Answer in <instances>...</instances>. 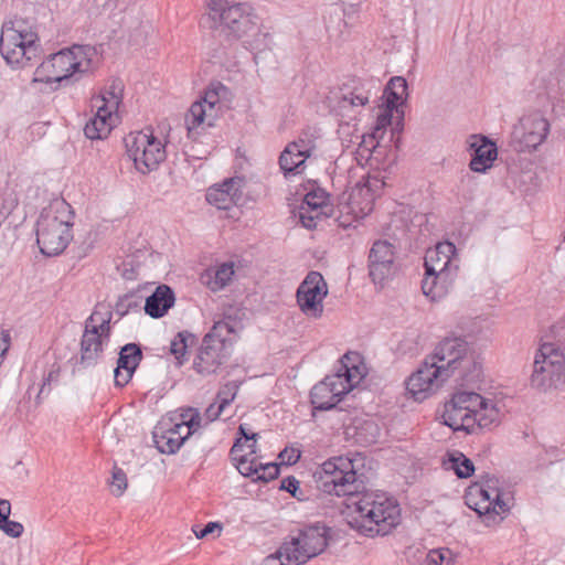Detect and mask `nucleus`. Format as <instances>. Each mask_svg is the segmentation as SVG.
I'll list each match as a JSON object with an SVG mask.
<instances>
[{"mask_svg":"<svg viewBox=\"0 0 565 565\" xmlns=\"http://www.w3.org/2000/svg\"><path fill=\"white\" fill-rule=\"evenodd\" d=\"M355 461L344 456L324 461L318 488L348 498L347 522L351 529L369 537L387 535L401 523L399 504L384 492L365 490L364 476L358 472Z\"/></svg>","mask_w":565,"mask_h":565,"instance_id":"nucleus-1","label":"nucleus"},{"mask_svg":"<svg viewBox=\"0 0 565 565\" xmlns=\"http://www.w3.org/2000/svg\"><path fill=\"white\" fill-rule=\"evenodd\" d=\"M74 212L65 200H55L43 209L36 222V243L45 256H57L73 239Z\"/></svg>","mask_w":565,"mask_h":565,"instance_id":"nucleus-2","label":"nucleus"},{"mask_svg":"<svg viewBox=\"0 0 565 565\" xmlns=\"http://www.w3.org/2000/svg\"><path fill=\"white\" fill-rule=\"evenodd\" d=\"M555 342L543 343L535 353L531 387L546 392L565 383V322L554 326Z\"/></svg>","mask_w":565,"mask_h":565,"instance_id":"nucleus-3","label":"nucleus"},{"mask_svg":"<svg viewBox=\"0 0 565 565\" xmlns=\"http://www.w3.org/2000/svg\"><path fill=\"white\" fill-rule=\"evenodd\" d=\"M362 377L360 367L352 362L350 354H344L338 362L334 373L327 375L311 388L310 402L313 409L326 412L335 408Z\"/></svg>","mask_w":565,"mask_h":565,"instance_id":"nucleus-4","label":"nucleus"},{"mask_svg":"<svg viewBox=\"0 0 565 565\" xmlns=\"http://www.w3.org/2000/svg\"><path fill=\"white\" fill-rule=\"evenodd\" d=\"M39 51V36L34 26L22 18L4 21L0 35V53L12 66H24Z\"/></svg>","mask_w":565,"mask_h":565,"instance_id":"nucleus-5","label":"nucleus"},{"mask_svg":"<svg viewBox=\"0 0 565 565\" xmlns=\"http://www.w3.org/2000/svg\"><path fill=\"white\" fill-rule=\"evenodd\" d=\"M429 359L437 366H443L447 377L458 372L460 380L472 381L480 375L481 366L476 361L469 343L462 337L445 338Z\"/></svg>","mask_w":565,"mask_h":565,"instance_id":"nucleus-6","label":"nucleus"},{"mask_svg":"<svg viewBox=\"0 0 565 565\" xmlns=\"http://www.w3.org/2000/svg\"><path fill=\"white\" fill-rule=\"evenodd\" d=\"M329 529L320 523L302 525L282 543L289 565H300L321 554L328 546Z\"/></svg>","mask_w":565,"mask_h":565,"instance_id":"nucleus-7","label":"nucleus"},{"mask_svg":"<svg viewBox=\"0 0 565 565\" xmlns=\"http://www.w3.org/2000/svg\"><path fill=\"white\" fill-rule=\"evenodd\" d=\"M128 157L134 161L135 168L142 174L158 169L166 159V148L152 134H130L126 139Z\"/></svg>","mask_w":565,"mask_h":565,"instance_id":"nucleus-8","label":"nucleus"},{"mask_svg":"<svg viewBox=\"0 0 565 565\" xmlns=\"http://www.w3.org/2000/svg\"><path fill=\"white\" fill-rule=\"evenodd\" d=\"M467 505L475 510L487 526L500 524L510 512V499L491 494L479 483L469 487L466 495Z\"/></svg>","mask_w":565,"mask_h":565,"instance_id":"nucleus-9","label":"nucleus"},{"mask_svg":"<svg viewBox=\"0 0 565 565\" xmlns=\"http://www.w3.org/2000/svg\"><path fill=\"white\" fill-rule=\"evenodd\" d=\"M227 93L226 86L221 82L211 83L200 100L194 102L185 115V125L188 131H192L202 125L205 120L207 126H213L218 116L221 97Z\"/></svg>","mask_w":565,"mask_h":565,"instance_id":"nucleus-10","label":"nucleus"},{"mask_svg":"<svg viewBox=\"0 0 565 565\" xmlns=\"http://www.w3.org/2000/svg\"><path fill=\"white\" fill-rule=\"evenodd\" d=\"M328 295V286L319 271L311 270L300 282L297 292V303L303 315L320 318L323 312V299Z\"/></svg>","mask_w":565,"mask_h":565,"instance_id":"nucleus-11","label":"nucleus"},{"mask_svg":"<svg viewBox=\"0 0 565 565\" xmlns=\"http://www.w3.org/2000/svg\"><path fill=\"white\" fill-rule=\"evenodd\" d=\"M443 366L427 358L406 381V390L416 401H424L448 379Z\"/></svg>","mask_w":565,"mask_h":565,"instance_id":"nucleus-12","label":"nucleus"},{"mask_svg":"<svg viewBox=\"0 0 565 565\" xmlns=\"http://www.w3.org/2000/svg\"><path fill=\"white\" fill-rule=\"evenodd\" d=\"M231 356V349L221 342L206 341L203 338L198 353L193 360L194 371L202 375L209 376L215 374L220 367L227 362Z\"/></svg>","mask_w":565,"mask_h":565,"instance_id":"nucleus-13","label":"nucleus"},{"mask_svg":"<svg viewBox=\"0 0 565 565\" xmlns=\"http://www.w3.org/2000/svg\"><path fill=\"white\" fill-rule=\"evenodd\" d=\"M81 54L82 47L74 46L54 53L44 61L49 73H51V76H53V79H55L58 86L67 83L74 74L83 72L81 68L82 61L78 60V55Z\"/></svg>","mask_w":565,"mask_h":565,"instance_id":"nucleus-14","label":"nucleus"},{"mask_svg":"<svg viewBox=\"0 0 565 565\" xmlns=\"http://www.w3.org/2000/svg\"><path fill=\"white\" fill-rule=\"evenodd\" d=\"M185 429L184 423H174L172 418L160 420L152 433L157 449L161 454H175L191 436Z\"/></svg>","mask_w":565,"mask_h":565,"instance_id":"nucleus-15","label":"nucleus"},{"mask_svg":"<svg viewBox=\"0 0 565 565\" xmlns=\"http://www.w3.org/2000/svg\"><path fill=\"white\" fill-rule=\"evenodd\" d=\"M395 252L387 241L373 243L369 254V275L374 284H382L393 274Z\"/></svg>","mask_w":565,"mask_h":565,"instance_id":"nucleus-16","label":"nucleus"},{"mask_svg":"<svg viewBox=\"0 0 565 565\" xmlns=\"http://www.w3.org/2000/svg\"><path fill=\"white\" fill-rule=\"evenodd\" d=\"M103 352V340L99 339L97 331L85 329L81 340V356L70 360V362H73L72 373H81L97 365Z\"/></svg>","mask_w":565,"mask_h":565,"instance_id":"nucleus-17","label":"nucleus"},{"mask_svg":"<svg viewBox=\"0 0 565 565\" xmlns=\"http://www.w3.org/2000/svg\"><path fill=\"white\" fill-rule=\"evenodd\" d=\"M243 178H230L221 184L211 186L206 192V201L218 210H230L242 198Z\"/></svg>","mask_w":565,"mask_h":565,"instance_id":"nucleus-18","label":"nucleus"},{"mask_svg":"<svg viewBox=\"0 0 565 565\" xmlns=\"http://www.w3.org/2000/svg\"><path fill=\"white\" fill-rule=\"evenodd\" d=\"M142 358L143 354L139 344L127 343L121 347L117 360V367L114 370L116 386L124 387L130 382Z\"/></svg>","mask_w":565,"mask_h":565,"instance_id":"nucleus-19","label":"nucleus"},{"mask_svg":"<svg viewBox=\"0 0 565 565\" xmlns=\"http://www.w3.org/2000/svg\"><path fill=\"white\" fill-rule=\"evenodd\" d=\"M522 150H535L544 142L550 132V122L540 113H534L521 119Z\"/></svg>","mask_w":565,"mask_h":565,"instance_id":"nucleus-20","label":"nucleus"},{"mask_svg":"<svg viewBox=\"0 0 565 565\" xmlns=\"http://www.w3.org/2000/svg\"><path fill=\"white\" fill-rule=\"evenodd\" d=\"M444 268L430 267L422 281L423 294L433 301L444 298L452 287L458 273L443 271Z\"/></svg>","mask_w":565,"mask_h":565,"instance_id":"nucleus-21","label":"nucleus"},{"mask_svg":"<svg viewBox=\"0 0 565 565\" xmlns=\"http://www.w3.org/2000/svg\"><path fill=\"white\" fill-rule=\"evenodd\" d=\"M331 98L337 102L339 111L343 113L366 105L370 99V92L363 87L360 81L352 78L334 92Z\"/></svg>","mask_w":565,"mask_h":565,"instance_id":"nucleus-22","label":"nucleus"},{"mask_svg":"<svg viewBox=\"0 0 565 565\" xmlns=\"http://www.w3.org/2000/svg\"><path fill=\"white\" fill-rule=\"evenodd\" d=\"M425 271L430 267L444 268L443 271L458 273L459 258L456 246L451 242L438 243L434 249H428L425 256Z\"/></svg>","mask_w":565,"mask_h":565,"instance_id":"nucleus-23","label":"nucleus"},{"mask_svg":"<svg viewBox=\"0 0 565 565\" xmlns=\"http://www.w3.org/2000/svg\"><path fill=\"white\" fill-rule=\"evenodd\" d=\"M470 150L471 160L469 167L475 172H484L487 169L491 168L498 156L495 143L482 136H473Z\"/></svg>","mask_w":565,"mask_h":565,"instance_id":"nucleus-24","label":"nucleus"},{"mask_svg":"<svg viewBox=\"0 0 565 565\" xmlns=\"http://www.w3.org/2000/svg\"><path fill=\"white\" fill-rule=\"evenodd\" d=\"M175 301L174 291L168 285H160L145 300V312L151 318L163 317Z\"/></svg>","mask_w":565,"mask_h":565,"instance_id":"nucleus-25","label":"nucleus"},{"mask_svg":"<svg viewBox=\"0 0 565 565\" xmlns=\"http://www.w3.org/2000/svg\"><path fill=\"white\" fill-rule=\"evenodd\" d=\"M441 418L443 423L454 431L463 430L466 433H472L475 430L473 414L462 411V406L458 405L454 397L445 404Z\"/></svg>","mask_w":565,"mask_h":565,"instance_id":"nucleus-26","label":"nucleus"},{"mask_svg":"<svg viewBox=\"0 0 565 565\" xmlns=\"http://www.w3.org/2000/svg\"><path fill=\"white\" fill-rule=\"evenodd\" d=\"M124 97V83L120 78H113L109 86L92 98L93 107H103L111 115L116 113Z\"/></svg>","mask_w":565,"mask_h":565,"instance_id":"nucleus-27","label":"nucleus"},{"mask_svg":"<svg viewBox=\"0 0 565 565\" xmlns=\"http://www.w3.org/2000/svg\"><path fill=\"white\" fill-rule=\"evenodd\" d=\"M95 108V116L90 118L84 127V134L90 140L106 138L113 128V115L103 107Z\"/></svg>","mask_w":565,"mask_h":565,"instance_id":"nucleus-28","label":"nucleus"},{"mask_svg":"<svg viewBox=\"0 0 565 565\" xmlns=\"http://www.w3.org/2000/svg\"><path fill=\"white\" fill-rule=\"evenodd\" d=\"M238 327L239 323L228 316L222 320L215 321L212 329L203 338H205L207 342L210 340L221 342L231 349L234 341V337L232 335L237 333Z\"/></svg>","mask_w":565,"mask_h":565,"instance_id":"nucleus-29","label":"nucleus"},{"mask_svg":"<svg viewBox=\"0 0 565 565\" xmlns=\"http://www.w3.org/2000/svg\"><path fill=\"white\" fill-rule=\"evenodd\" d=\"M443 466L446 470H452L460 479L469 478L475 472L473 462L459 450L447 452V458L443 460Z\"/></svg>","mask_w":565,"mask_h":565,"instance_id":"nucleus-30","label":"nucleus"},{"mask_svg":"<svg viewBox=\"0 0 565 565\" xmlns=\"http://www.w3.org/2000/svg\"><path fill=\"white\" fill-rule=\"evenodd\" d=\"M315 149L313 136L309 131H302L297 140L289 142L282 150V162L287 163L289 154L309 158Z\"/></svg>","mask_w":565,"mask_h":565,"instance_id":"nucleus-31","label":"nucleus"},{"mask_svg":"<svg viewBox=\"0 0 565 565\" xmlns=\"http://www.w3.org/2000/svg\"><path fill=\"white\" fill-rule=\"evenodd\" d=\"M233 275V263H223L213 273L207 270L202 275V280L212 291H217L223 289L232 280Z\"/></svg>","mask_w":565,"mask_h":565,"instance_id":"nucleus-32","label":"nucleus"},{"mask_svg":"<svg viewBox=\"0 0 565 565\" xmlns=\"http://www.w3.org/2000/svg\"><path fill=\"white\" fill-rule=\"evenodd\" d=\"M110 311L103 313L98 309H95L85 321V329H95L103 342L108 341L110 337Z\"/></svg>","mask_w":565,"mask_h":565,"instance_id":"nucleus-33","label":"nucleus"},{"mask_svg":"<svg viewBox=\"0 0 565 565\" xmlns=\"http://www.w3.org/2000/svg\"><path fill=\"white\" fill-rule=\"evenodd\" d=\"M58 84L53 79L51 73H49L44 62L36 67L34 76L30 82V88L39 93H52L58 88Z\"/></svg>","mask_w":565,"mask_h":565,"instance_id":"nucleus-34","label":"nucleus"},{"mask_svg":"<svg viewBox=\"0 0 565 565\" xmlns=\"http://www.w3.org/2000/svg\"><path fill=\"white\" fill-rule=\"evenodd\" d=\"M473 417L475 427L487 428L498 420L499 409L491 401L483 398V404L479 407L477 414H473Z\"/></svg>","mask_w":565,"mask_h":565,"instance_id":"nucleus-35","label":"nucleus"},{"mask_svg":"<svg viewBox=\"0 0 565 565\" xmlns=\"http://www.w3.org/2000/svg\"><path fill=\"white\" fill-rule=\"evenodd\" d=\"M196 342V337L189 331H180L171 341L170 352L182 364L181 358L186 353V349Z\"/></svg>","mask_w":565,"mask_h":565,"instance_id":"nucleus-36","label":"nucleus"},{"mask_svg":"<svg viewBox=\"0 0 565 565\" xmlns=\"http://www.w3.org/2000/svg\"><path fill=\"white\" fill-rule=\"evenodd\" d=\"M355 435L359 443L363 445H371L376 443L381 435V429L374 420L367 419L363 420L355 427Z\"/></svg>","mask_w":565,"mask_h":565,"instance_id":"nucleus-37","label":"nucleus"},{"mask_svg":"<svg viewBox=\"0 0 565 565\" xmlns=\"http://www.w3.org/2000/svg\"><path fill=\"white\" fill-rule=\"evenodd\" d=\"M142 296L138 291H130L118 298L115 305V311L124 317L131 311H137L141 308Z\"/></svg>","mask_w":565,"mask_h":565,"instance_id":"nucleus-38","label":"nucleus"},{"mask_svg":"<svg viewBox=\"0 0 565 565\" xmlns=\"http://www.w3.org/2000/svg\"><path fill=\"white\" fill-rule=\"evenodd\" d=\"M452 397L458 405L462 406V411L470 414H477L479 407L483 404V397L476 392H457Z\"/></svg>","mask_w":565,"mask_h":565,"instance_id":"nucleus-39","label":"nucleus"},{"mask_svg":"<svg viewBox=\"0 0 565 565\" xmlns=\"http://www.w3.org/2000/svg\"><path fill=\"white\" fill-rule=\"evenodd\" d=\"M238 435L239 437L235 440L234 445L231 448L232 455H237L241 451H243V447L247 446L249 448V454H255V447L258 434L256 433H248L246 427L244 425H239L238 427Z\"/></svg>","mask_w":565,"mask_h":565,"instance_id":"nucleus-40","label":"nucleus"},{"mask_svg":"<svg viewBox=\"0 0 565 565\" xmlns=\"http://www.w3.org/2000/svg\"><path fill=\"white\" fill-rule=\"evenodd\" d=\"M306 159L307 158H305V157L289 154V157L287 158V163H285V162H282V152H281L279 156V167L286 178H288L290 175H297L303 171Z\"/></svg>","mask_w":565,"mask_h":565,"instance_id":"nucleus-41","label":"nucleus"},{"mask_svg":"<svg viewBox=\"0 0 565 565\" xmlns=\"http://www.w3.org/2000/svg\"><path fill=\"white\" fill-rule=\"evenodd\" d=\"M455 555L449 548L430 550L425 557L426 565H452Z\"/></svg>","mask_w":565,"mask_h":565,"instance_id":"nucleus-42","label":"nucleus"},{"mask_svg":"<svg viewBox=\"0 0 565 565\" xmlns=\"http://www.w3.org/2000/svg\"><path fill=\"white\" fill-rule=\"evenodd\" d=\"M178 423H184L186 435H193L201 425V415L196 408L189 407L183 409L180 414V420Z\"/></svg>","mask_w":565,"mask_h":565,"instance_id":"nucleus-43","label":"nucleus"},{"mask_svg":"<svg viewBox=\"0 0 565 565\" xmlns=\"http://www.w3.org/2000/svg\"><path fill=\"white\" fill-rule=\"evenodd\" d=\"M238 391V384L235 381L224 384L216 394V402L221 408L228 406L235 398Z\"/></svg>","mask_w":565,"mask_h":565,"instance_id":"nucleus-44","label":"nucleus"},{"mask_svg":"<svg viewBox=\"0 0 565 565\" xmlns=\"http://www.w3.org/2000/svg\"><path fill=\"white\" fill-rule=\"evenodd\" d=\"M233 459L237 461L238 471L246 477L256 476L259 472V463L256 465L254 461L247 459L245 455L238 456L233 455Z\"/></svg>","mask_w":565,"mask_h":565,"instance_id":"nucleus-45","label":"nucleus"},{"mask_svg":"<svg viewBox=\"0 0 565 565\" xmlns=\"http://www.w3.org/2000/svg\"><path fill=\"white\" fill-rule=\"evenodd\" d=\"M111 492L120 497L127 488V476L120 468L114 467L111 477Z\"/></svg>","mask_w":565,"mask_h":565,"instance_id":"nucleus-46","label":"nucleus"},{"mask_svg":"<svg viewBox=\"0 0 565 565\" xmlns=\"http://www.w3.org/2000/svg\"><path fill=\"white\" fill-rule=\"evenodd\" d=\"M328 201V194L322 189H317L308 192L305 195L303 202L312 210L322 207Z\"/></svg>","mask_w":565,"mask_h":565,"instance_id":"nucleus-47","label":"nucleus"},{"mask_svg":"<svg viewBox=\"0 0 565 565\" xmlns=\"http://www.w3.org/2000/svg\"><path fill=\"white\" fill-rule=\"evenodd\" d=\"M60 377V366L57 364H53L51 370L47 372L46 375L43 377V383L39 390L38 399L41 398L43 394H49L51 391V383L57 382Z\"/></svg>","mask_w":565,"mask_h":565,"instance_id":"nucleus-48","label":"nucleus"},{"mask_svg":"<svg viewBox=\"0 0 565 565\" xmlns=\"http://www.w3.org/2000/svg\"><path fill=\"white\" fill-rule=\"evenodd\" d=\"M279 465L277 463H259V472L257 475L256 480H262L268 482L270 480L276 479L279 476Z\"/></svg>","mask_w":565,"mask_h":565,"instance_id":"nucleus-49","label":"nucleus"},{"mask_svg":"<svg viewBox=\"0 0 565 565\" xmlns=\"http://www.w3.org/2000/svg\"><path fill=\"white\" fill-rule=\"evenodd\" d=\"M0 530H2L8 536L18 539L23 534L24 527L20 522L11 521L9 516H7L0 523Z\"/></svg>","mask_w":565,"mask_h":565,"instance_id":"nucleus-50","label":"nucleus"},{"mask_svg":"<svg viewBox=\"0 0 565 565\" xmlns=\"http://www.w3.org/2000/svg\"><path fill=\"white\" fill-rule=\"evenodd\" d=\"M392 124V111L385 110V113L377 116L376 126L371 136L372 139H376L377 137H382L385 131V128Z\"/></svg>","mask_w":565,"mask_h":565,"instance_id":"nucleus-51","label":"nucleus"},{"mask_svg":"<svg viewBox=\"0 0 565 565\" xmlns=\"http://www.w3.org/2000/svg\"><path fill=\"white\" fill-rule=\"evenodd\" d=\"M384 96L386 108L390 111L397 110L398 106H402L407 99V97L399 96V94H397L396 92L387 89L384 90Z\"/></svg>","mask_w":565,"mask_h":565,"instance_id":"nucleus-52","label":"nucleus"},{"mask_svg":"<svg viewBox=\"0 0 565 565\" xmlns=\"http://www.w3.org/2000/svg\"><path fill=\"white\" fill-rule=\"evenodd\" d=\"M300 450L292 447H286L279 452V459L281 463L291 466L295 465L300 459Z\"/></svg>","mask_w":565,"mask_h":565,"instance_id":"nucleus-53","label":"nucleus"},{"mask_svg":"<svg viewBox=\"0 0 565 565\" xmlns=\"http://www.w3.org/2000/svg\"><path fill=\"white\" fill-rule=\"evenodd\" d=\"M385 89L396 92L397 94H399V96H408L407 82L402 76H395L391 78Z\"/></svg>","mask_w":565,"mask_h":565,"instance_id":"nucleus-54","label":"nucleus"},{"mask_svg":"<svg viewBox=\"0 0 565 565\" xmlns=\"http://www.w3.org/2000/svg\"><path fill=\"white\" fill-rule=\"evenodd\" d=\"M481 487H484L486 490L490 491L491 494L503 498V493L499 488V480L495 477H487L484 481L479 483Z\"/></svg>","mask_w":565,"mask_h":565,"instance_id":"nucleus-55","label":"nucleus"},{"mask_svg":"<svg viewBox=\"0 0 565 565\" xmlns=\"http://www.w3.org/2000/svg\"><path fill=\"white\" fill-rule=\"evenodd\" d=\"M300 482L294 477L288 476L280 482V490L289 492L292 497H296V492L299 490Z\"/></svg>","mask_w":565,"mask_h":565,"instance_id":"nucleus-56","label":"nucleus"},{"mask_svg":"<svg viewBox=\"0 0 565 565\" xmlns=\"http://www.w3.org/2000/svg\"><path fill=\"white\" fill-rule=\"evenodd\" d=\"M215 529L221 530L222 529L221 524L217 522H209L207 524L204 525V527H202L199 531L193 529V532L198 539H204L209 534H212L215 531Z\"/></svg>","mask_w":565,"mask_h":565,"instance_id":"nucleus-57","label":"nucleus"},{"mask_svg":"<svg viewBox=\"0 0 565 565\" xmlns=\"http://www.w3.org/2000/svg\"><path fill=\"white\" fill-rule=\"evenodd\" d=\"M223 411L224 408H221L220 404L215 402L209 405V407L205 409L204 416L206 417L207 422H214L220 417Z\"/></svg>","mask_w":565,"mask_h":565,"instance_id":"nucleus-58","label":"nucleus"},{"mask_svg":"<svg viewBox=\"0 0 565 565\" xmlns=\"http://www.w3.org/2000/svg\"><path fill=\"white\" fill-rule=\"evenodd\" d=\"M10 348V334L8 331H0V365Z\"/></svg>","mask_w":565,"mask_h":565,"instance_id":"nucleus-59","label":"nucleus"},{"mask_svg":"<svg viewBox=\"0 0 565 565\" xmlns=\"http://www.w3.org/2000/svg\"><path fill=\"white\" fill-rule=\"evenodd\" d=\"M11 513V504L8 500L0 499V523L7 518L10 516Z\"/></svg>","mask_w":565,"mask_h":565,"instance_id":"nucleus-60","label":"nucleus"},{"mask_svg":"<svg viewBox=\"0 0 565 565\" xmlns=\"http://www.w3.org/2000/svg\"><path fill=\"white\" fill-rule=\"evenodd\" d=\"M300 221L306 228H315L317 226L316 217L307 215L305 212H300Z\"/></svg>","mask_w":565,"mask_h":565,"instance_id":"nucleus-61","label":"nucleus"},{"mask_svg":"<svg viewBox=\"0 0 565 565\" xmlns=\"http://www.w3.org/2000/svg\"><path fill=\"white\" fill-rule=\"evenodd\" d=\"M364 188L369 191L371 190V181L369 180L365 184H364Z\"/></svg>","mask_w":565,"mask_h":565,"instance_id":"nucleus-62","label":"nucleus"}]
</instances>
